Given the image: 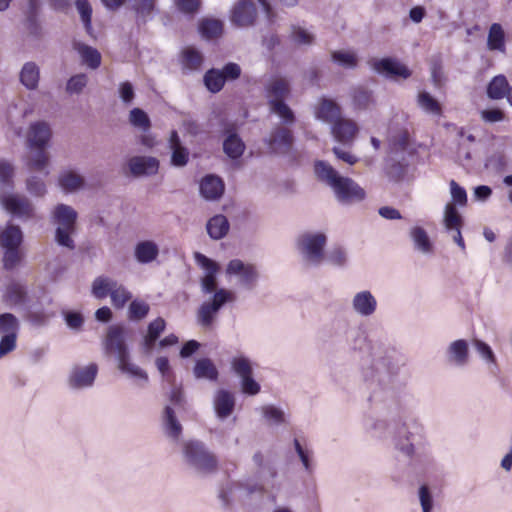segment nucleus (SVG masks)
Listing matches in <instances>:
<instances>
[{"label":"nucleus","instance_id":"obj_35","mask_svg":"<svg viewBox=\"0 0 512 512\" xmlns=\"http://www.w3.org/2000/svg\"><path fill=\"white\" fill-rule=\"evenodd\" d=\"M487 47L490 51L505 53L506 40L505 32L499 23H493L488 31Z\"/></svg>","mask_w":512,"mask_h":512},{"label":"nucleus","instance_id":"obj_3","mask_svg":"<svg viewBox=\"0 0 512 512\" xmlns=\"http://www.w3.org/2000/svg\"><path fill=\"white\" fill-rule=\"evenodd\" d=\"M371 377L380 384L386 383L396 375L401 366L399 352L389 343L375 341L370 348Z\"/></svg>","mask_w":512,"mask_h":512},{"label":"nucleus","instance_id":"obj_33","mask_svg":"<svg viewBox=\"0 0 512 512\" xmlns=\"http://www.w3.org/2000/svg\"><path fill=\"white\" fill-rule=\"evenodd\" d=\"M229 229L230 223L226 216L222 214L211 217L206 224L207 233L213 240L224 238L228 234Z\"/></svg>","mask_w":512,"mask_h":512},{"label":"nucleus","instance_id":"obj_22","mask_svg":"<svg viewBox=\"0 0 512 512\" xmlns=\"http://www.w3.org/2000/svg\"><path fill=\"white\" fill-rule=\"evenodd\" d=\"M314 116L317 120L332 125L341 117V108L334 100L322 96L314 107Z\"/></svg>","mask_w":512,"mask_h":512},{"label":"nucleus","instance_id":"obj_17","mask_svg":"<svg viewBox=\"0 0 512 512\" xmlns=\"http://www.w3.org/2000/svg\"><path fill=\"white\" fill-rule=\"evenodd\" d=\"M351 308L360 317H370L377 310V300L369 290L356 292L351 299Z\"/></svg>","mask_w":512,"mask_h":512},{"label":"nucleus","instance_id":"obj_24","mask_svg":"<svg viewBox=\"0 0 512 512\" xmlns=\"http://www.w3.org/2000/svg\"><path fill=\"white\" fill-rule=\"evenodd\" d=\"M447 362L458 368L465 367L469 361V345L464 339H458L449 344L446 350Z\"/></svg>","mask_w":512,"mask_h":512},{"label":"nucleus","instance_id":"obj_4","mask_svg":"<svg viewBox=\"0 0 512 512\" xmlns=\"http://www.w3.org/2000/svg\"><path fill=\"white\" fill-rule=\"evenodd\" d=\"M185 464L200 475L213 473L217 469L216 456L199 440H188L182 444Z\"/></svg>","mask_w":512,"mask_h":512},{"label":"nucleus","instance_id":"obj_15","mask_svg":"<svg viewBox=\"0 0 512 512\" xmlns=\"http://www.w3.org/2000/svg\"><path fill=\"white\" fill-rule=\"evenodd\" d=\"M2 206L15 217L30 219L34 214V207L25 196L9 194L1 196Z\"/></svg>","mask_w":512,"mask_h":512},{"label":"nucleus","instance_id":"obj_53","mask_svg":"<svg viewBox=\"0 0 512 512\" xmlns=\"http://www.w3.org/2000/svg\"><path fill=\"white\" fill-rule=\"evenodd\" d=\"M270 111L278 115L283 123L293 124L295 122V115L292 109L285 103V101L275 102L269 105Z\"/></svg>","mask_w":512,"mask_h":512},{"label":"nucleus","instance_id":"obj_26","mask_svg":"<svg viewBox=\"0 0 512 512\" xmlns=\"http://www.w3.org/2000/svg\"><path fill=\"white\" fill-rule=\"evenodd\" d=\"M2 301L9 308L23 307L27 304L28 294L26 286L20 282H10L3 293Z\"/></svg>","mask_w":512,"mask_h":512},{"label":"nucleus","instance_id":"obj_32","mask_svg":"<svg viewBox=\"0 0 512 512\" xmlns=\"http://www.w3.org/2000/svg\"><path fill=\"white\" fill-rule=\"evenodd\" d=\"M58 184L66 193H73L85 186V178L74 170H64L59 174Z\"/></svg>","mask_w":512,"mask_h":512},{"label":"nucleus","instance_id":"obj_48","mask_svg":"<svg viewBox=\"0 0 512 512\" xmlns=\"http://www.w3.org/2000/svg\"><path fill=\"white\" fill-rule=\"evenodd\" d=\"M130 124L141 132H148L151 121L148 114L141 108H133L129 113Z\"/></svg>","mask_w":512,"mask_h":512},{"label":"nucleus","instance_id":"obj_29","mask_svg":"<svg viewBox=\"0 0 512 512\" xmlns=\"http://www.w3.org/2000/svg\"><path fill=\"white\" fill-rule=\"evenodd\" d=\"M277 475V467L272 460H270L260 468L256 469V476L260 481V484L255 491L265 493L268 492L270 489H273L275 487V479Z\"/></svg>","mask_w":512,"mask_h":512},{"label":"nucleus","instance_id":"obj_14","mask_svg":"<svg viewBox=\"0 0 512 512\" xmlns=\"http://www.w3.org/2000/svg\"><path fill=\"white\" fill-rule=\"evenodd\" d=\"M293 141L294 137L291 130L282 126L273 128L269 136L264 139L269 150L274 154L280 155H285L290 152Z\"/></svg>","mask_w":512,"mask_h":512},{"label":"nucleus","instance_id":"obj_52","mask_svg":"<svg viewBox=\"0 0 512 512\" xmlns=\"http://www.w3.org/2000/svg\"><path fill=\"white\" fill-rule=\"evenodd\" d=\"M364 425L373 437L383 438L387 435L388 423L384 419L367 418Z\"/></svg>","mask_w":512,"mask_h":512},{"label":"nucleus","instance_id":"obj_31","mask_svg":"<svg viewBox=\"0 0 512 512\" xmlns=\"http://www.w3.org/2000/svg\"><path fill=\"white\" fill-rule=\"evenodd\" d=\"M159 246L152 240H143L136 244L134 249L135 259L141 264H148L157 259Z\"/></svg>","mask_w":512,"mask_h":512},{"label":"nucleus","instance_id":"obj_1","mask_svg":"<svg viewBox=\"0 0 512 512\" xmlns=\"http://www.w3.org/2000/svg\"><path fill=\"white\" fill-rule=\"evenodd\" d=\"M104 353L113 357L117 368L130 378L137 379L143 384L148 382V374L130 358L129 347L126 342V331L123 326L112 325L107 329L103 340Z\"/></svg>","mask_w":512,"mask_h":512},{"label":"nucleus","instance_id":"obj_11","mask_svg":"<svg viewBox=\"0 0 512 512\" xmlns=\"http://www.w3.org/2000/svg\"><path fill=\"white\" fill-rule=\"evenodd\" d=\"M226 274L238 278V284L245 290H253L259 279L257 267L240 259H232L226 266Z\"/></svg>","mask_w":512,"mask_h":512},{"label":"nucleus","instance_id":"obj_51","mask_svg":"<svg viewBox=\"0 0 512 512\" xmlns=\"http://www.w3.org/2000/svg\"><path fill=\"white\" fill-rule=\"evenodd\" d=\"M150 311V306L143 300L134 299L128 307V318L132 321L144 319Z\"/></svg>","mask_w":512,"mask_h":512},{"label":"nucleus","instance_id":"obj_57","mask_svg":"<svg viewBox=\"0 0 512 512\" xmlns=\"http://www.w3.org/2000/svg\"><path fill=\"white\" fill-rule=\"evenodd\" d=\"M88 83V77L84 73L72 76L66 84V92L68 94H80Z\"/></svg>","mask_w":512,"mask_h":512},{"label":"nucleus","instance_id":"obj_6","mask_svg":"<svg viewBox=\"0 0 512 512\" xmlns=\"http://www.w3.org/2000/svg\"><path fill=\"white\" fill-rule=\"evenodd\" d=\"M77 217V211L73 207L62 203L55 206L51 218L57 226L55 241L59 246L70 250L75 248L71 235L75 232Z\"/></svg>","mask_w":512,"mask_h":512},{"label":"nucleus","instance_id":"obj_21","mask_svg":"<svg viewBox=\"0 0 512 512\" xmlns=\"http://www.w3.org/2000/svg\"><path fill=\"white\" fill-rule=\"evenodd\" d=\"M264 91L268 105L285 101L290 95V83L284 77H273L265 84Z\"/></svg>","mask_w":512,"mask_h":512},{"label":"nucleus","instance_id":"obj_54","mask_svg":"<svg viewBox=\"0 0 512 512\" xmlns=\"http://www.w3.org/2000/svg\"><path fill=\"white\" fill-rule=\"evenodd\" d=\"M331 56L335 63L344 68L352 69L357 66V56L353 52L344 50L333 51Z\"/></svg>","mask_w":512,"mask_h":512},{"label":"nucleus","instance_id":"obj_44","mask_svg":"<svg viewBox=\"0 0 512 512\" xmlns=\"http://www.w3.org/2000/svg\"><path fill=\"white\" fill-rule=\"evenodd\" d=\"M508 81L505 76H495L488 84L487 95L491 99H502L507 97L509 91Z\"/></svg>","mask_w":512,"mask_h":512},{"label":"nucleus","instance_id":"obj_55","mask_svg":"<svg viewBox=\"0 0 512 512\" xmlns=\"http://www.w3.org/2000/svg\"><path fill=\"white\" fill-rule=\"evenodd\" d=\"M18 330L19 321L15 315L8 312L0 314V333L4 335L8 333L17 334Z\"/></svg>","mask_w":512,"mask_h":512},{"label":"nucleus","instance_id":"obj_25","mask_svg":"<svg viewBox=\"0 0 512 512\" xmlns=\"http://www.w3.org/2000/svg\"><path fill=\"white\" fill-rule=\"evenodd\" d=\"M201 196L208 201L219 200L225 191L223 180L214 174L202 178L199 186Z\"/></svg>","mask_w":512,"mask_h":512},{"label":"nucleus","instance_id":"obj_38","mask_svg":"<svg viewBox=\"0 0 512 512\" xmlns=\"http://www.w3.org/2000/svg\"><path fill=\"white\" fill-rule=\"evenodd\" d=\"M193 373L197 379H208L216 381L218 378V370L211 359L202 358L196 361Z\"/></svg>","mask_w":512,"mask_h":512},{"label":"nucleus","instance_id":"obj_63","mask_svg":"<svg viewBox=\"0 0 512 512\" xmlns=\"http://www.w3.org/2000/svg\"><path fill=\"white\" fill-rule=\"evenodd\" d=\"M14 175L13 165L3 159H0V184L3 187H12V178Z\"/></svg>","mask_w":512,"mask_h":512},{"label":"nucleus","instance_id":"obj_36","mask_svg":"<svg viewBox=\"0 0 512 512\" xmlns=\"http://www.w3.org/2000/svg\"><path fill=\"white\" fill-rule=\"evenodd\" d=\"M411 437L412 433L403 426L398 429L394 438L395 449L407 458H411L415 451Z\"/></svg>","mask_w":512,"mask_h":512},{"label":"nucleus","instance_id":"obj_45","mask_svg":"<svg viewBox=\"0 0 512 512\" xmlns=\"http://www.w3.org/2000/svg\"><path fill=\"white\" fill-rule=\"evenodd\" d=\"M443 222L447 231L461 229L463 225V218L454 204L445 205Z\"/></svg>","mask_w":512,"mask_h":512},{"label":"nucleus","instance_id":"obj_56","mask_svg":"<svg viewBox=\"0 0 512 512\" xmlns=\"http://www.w3.org/2000/svg\"><path fill=\"white\" fill-rule=\"evenodd\" d=\"M134 9L137 17L146 22L155 9V0H134Z\"/></svg>","mask_w":512,"mask_h":512},{"label":"nucleus","instance_id":"obj_64","mask_svg":"<svg viewBox=\"0 0 512 512\" xmlns=\"http://www.w3.org/2000/svg\"><path fill=\"white\" fill-rule=\"evenodd\" d=\"M353 102L356 107L365 109L369 106L372 100V94L369 90L359 87L353 91Z\"/></svg>","mask_w":512,"mask_h":512},{"label":"nucleus","instance_id":"obj_46","mask_svg":"<svg viewBox=\"0 0 512 512\" xmlns=\"http://www.w3.org/2000/svg\"><path fill=\"white\" fill-rule=\"evenodd\" d=\"M418 106L426 113L440 115L442 108L440 103L426 91L419 92L417 97Z\"/></svg>","mask_w":512,"mask_h":512},{"label":"nucleus","instance_id":"obj_16","mask_svg":"<svg viewBox=\"0 0 512 512\" xmlns=\"http://www.w3.org/2000/svg\"><path fill=\"white\" fill-rule=\"evenodd\" d=\"M52 137L50 124L39 120L32 122L27 133V144L29 148H46Z\"/></svg>","mask_w":512,"mask_h":512},{"label":"nucleus","instance_id":"obj_10","mask_svg":"<svg viewBox=\"0 0 512 512\" xmlns=\"http://www.w3.org/2000/svg\"><path fill=\"white\" fill-rule=\"evenodd\" d=\"M231 369L240 378L241 391L250 396L257 395L260 384L253 378L252 361L244 355H237L231 359Z\"/></svg>","mask_w":512,"mask_h":512},{"label":"nucleus","instance_id":"obj_19","mask_svg":"<svg viewBox=\"0 0 512 512\" xmlns=\"http://www.w3.org/2000/svg\"><path fill=\"white\" fill-rule=\"evenodd\" d=\"M161 428L163 434L173 443H178L182 435L183 427L178 420L174 409L166 405L161 415Z\"/></svg>","mask_w":512,"mask_h":512},{"label":"nucleus","instance_id":"obj_61","mask_svg":"<svg viewBox=\"0 0 512 512\" xmlns=\"http://www.w3.org/2000/svg\"><path fill=\"white\" fill-rule=\"evenodd\" d=\"M194 259L197 265H199L205 271V275L217 274L219 271L218 263L200 252L194 253Z\"/></svg>","mask_w":512,"mask_h":512},{"label":"nucleus","instance_id":"obj_42","mask_svg":"<svg viewBox=\"0 0 512 512\" xmlns=\"http://www.w3.org/2000/svg\"><path fill=\"white\" fill-rule=\"evenodd\" d=\"M181 63L183 70L196 71L203 63V55L194 47H187L182 51Z\"/></svg>","mask_w":512,"mask_h":512},{"label":"nucleus","instance_id":"obj_34","mask_svg":"<svg viewBox=\"0 0 512 512\" xmlns=\"http://www.w3.org/2000/svg\"><path fill=\"white\" fill-rule=\"evenodd\" d=\"M21 84L28 90H35L40 79L39 67L34 62H26L19 75Z\"/></svg>","mask_w":512,"mask_h":512},{"label":"nucleus","instance_id":"obj_49","mask_svg":"<svg viewBox=\"0 0 512 512\" xmlns=\"http://www.w3.org/2000/svg\"><path fill=\"white\" fill-rule=\"evenodd\" d=\"M109 296L112 305L117 309H121L131 300L132 293L125 286L116 282Z\"/></svg>","mask_w":512,"mask_h":512},{"label":"nucleus","instance_id":"obj_23","mask_svg":"<svg viewBox=\"0 0 512 512\" xmlns=\"http://www.w3.org/2000/svg\"><path fill=\"white\" fill-rule=\"evenodd\" d=\"M128 167L132 175H155L159 169V161L152 156H133L128 161Z\"/></svg>","mask_w":512,"mask_h":512},{"label":"nucleus","instance_id":"obj_39","mask_svg":"<svg viewBox=\"0 0 512 512\" xmlns=\"http://www.w3.org/2000/svg\"><path fill=\"white\" fill-rule=\"evenodd\" d=\"M34 149L35 152H33L27 159V166L30 170L41 172L47 176L49 174V155L45 152V148Z\"/></svg>","mask_w":512,"mask_h":512},{"label":"nucleus","instance_id":"obj_58","mask_svg":"<svg viewBox=\"0 0 512 512\" xmlns=\"http://www.w3.org/2000/svg\"><path fill=\"white\" fill-rule=\"evenodd\" d=\"M452 202L456 206L464 207L467 204L466 190L460 186L455 180L449 183Z\"/></svg>","mask_w":512,"mask_h":512},{"label":"nucleus","instance_id":"obj_12","mask_svg":"<svg viewBox=\"0 0 512 512\" xmlns=\"http://www.w3.org/2000/svg\"><path fill=\"white\" fill-rule=\"evenodd\" d=\"M370 68L379 75L390 79H408L411 76L410 69L393 57L374 58L369 62Z\"/></svg>","mask_w":512,"mask_h":512},{"label":"nucleus","instance_id":"obj_8","mask_svg":"<svg viewBox=\"0 0 512 512\" xmlns=\"http://www.w3.org/2000/svg\"><path fill=\"white\" fill-rule=\"evenodd\" d=\"M235 299L236 295L233 291L219 288L210 300L204 301L197 309V324L203 329L212 328L222 307L227 303L234 302Z\"/></svg>","mask_w":512,"mask_h":512},{"label":"nucleus","instance_id":"obj_13","mask_svg":"<svg viewBox=\"0 0 512 512\" xmlns=\"http://www.w3.org/2000/svg\"><path fill=\"white\" fill-rule=\"evenodd\" d=\"M97 374L98 365L96 363L74 365L68 375V386L73 390L89 389L94 385Z\"/></svg>","mask_w":512,"mask_h":512},{"label":"nucleus","instance_id":"obj_62","mask_svg":"<svg viewBox=\"0 0 512 512\" xmlns=\"http://www.w3.org/2000/svg\"><path fill=\"white\" fill-rule=\"evenodd\" d=\"M76 8L80 14L81 20L85 26L87 32L91 29V16H92V8L87 0H76L75 1Z\"/></svg>","mask_w":512,"mask_h":512},{"label":"nucleus","instance_id":"obj_20","mask_svg":"<svg viewBox=\"0 0 512 512\" xmlns=\"http://www.w3.org/2000/svg\"><path fill=\"white\" fill-rule=\"evenodd\" d=\"M257 9L251 0H239L233 7L231 20L239 27H247L254 23Z\"/></svg>","mask_w":512,"mask_h":512},{"label":"nucleus","instance_id":"obj_7","mask_svg":"<svg viewBox=\"0 0 512 512\" xmlns=\"http://www.w3.org/2000/svg\"><path fill=\"white\" fill-rule=\"evenodd\" d=\"M23 243V232L21 228L14 224H8L0 232V247L3 253V268L11 271L16 268L23 259L21 245Z\"/></svg>","mask_w":512,"mask_h":512},{"label":"nucleus","instance_id":"obj_59","mask_svg":"<svg viewBox=\"0 0 512 512\" xmlns=\"http://www.w3.org/2000/svg\"><path fill=\"white\" fill-rule=\"evenodd\" d=\"M174 5L185 15H195L201 8L202 0H174Z\"/></svg>","mask_w":512,"mask_h":512},{"label":"nucleus","instance_id":"obj_5","mask_svg":"<svg viewBox=\"0 0 512 512\" xmlns=\"http://www.w3.org/2000/svg\"><path fill=\"white\" fill-rule=\"evenodd\" d=\"M327 236L323 232L307 231L298 236L296 248L302 262L308 267H319L324 259Z\"/></svg>","mask_w":512,"mask_h":512},{"label":"nucleus","instance_id":"obj_41","mask_svg":"<svg viewBox=\"0 0 512 512\" xmlns=\"http://www.w3.org/2000/svg\"><path fill=\"white\" fill-rule=\"evenodd\" d=\"M211 437L221 446L231 448L239 445V436L232 429L216 428L210 430Z\"/></svg>","mask_w":512,"mask_h":512},{"label":"nucleus","instance_id":"obj_50","mask_svg":"<svg viewBox=\"0 0 512 512\" xmlns=\"http://www.w3.org/2000/svg\"><path fill=\"white\" fill-rule=\"evenodd\" d=\"M263 418L271 425L285 423V412L274 405H264L260 408Z\"/></svg>","mask_w":512,"mask_h":512},{"label":"nucleus","instance_id":"obj_28","mask_svg":"<svg viewBox=\"0 0 512 512\" xmlns=\"http://www.w3.org/2000/svg\"><path fill=\"white\" fill-rule=\"evenodd\" d=\"M331 132L337 141L347 143L355 137L358 127L354 121L340 117L331 125Z\"/></svg>","mask_w":512,"mask_h":512},{"label":"nucleus","instance_id":"obj_43","mask_svg":"<svg viewBox=\"0 0 512 512\" xmlns=\"http://www.w3.org/2000/svg\"><path fill=\"white\" fill-rule=\"evenodd\" d=\"M199 32L206 39L219 37L223 32V22L215 18H204L199 23Z\"/></svg>","mask_w":512,"mask_h":512},{"label":"nucleus","instance_id":"obj_47","mask_svg":"<svg viewBox=\"0 0 512 512\" xmlns=\"http://www.w3.org/2000/svg\"><path fill=\"white\" fill-rule=\"evenodd\" d=\"M116 280L109 277H97L92 283V293L97 299H103L110 295Z\"/></svg>","mask_w":512,"mask_h":512},{"label":"nucleus","instance_id":"obj_18","mask_svg":"<svg viewBox=\"0 0 512 512\" xmlns=\"http://www.w3.org/2000/svg\"><path fill=\"white\" fill-rule=\"evenodd\" d=\"M236 405L234 394L227 389H218L213 396V408L219 420H225L232 415Z\"/></svg>","mask_w":512,"mask_h":512},{"label":"nucleus","instance_id":"obj_27","mask_svg":"<svg viewBox=\"0 0 512 512\" xmlns=\"http://www.w3.org/2000/svg\"><path fill=\"white\" fill-rule=\"evenodd\" d=\"M409 238L412 241L415 251L430 255L434 251V244L430 239L427 231L421 226H413L409 230Z\"/></svg>","mask_w":512,"mask_h":512},{"label":"nucleus","instance_id":"obj_37","mask_svg":"<svg viewBox=\"0 0 512 512\" xmlns=\"http://www.w3.org/2000/svg\"><path fill=\"white\" fill-rule=\"evenodd\" d=\"M75 49L79 53L83 64L90 69H97L101 64V54L99 51L89 45L76 43Z\"/></svg>","mask_w":512,"mask_h":512},{"label":"nucleus","instance_id":"obj_2","mask_svg":"<svg viewBox=\"0 0 512 512\" xmlns=\"http://www.w3.org/2000/svg\"><path fill=\"white\" fill-rule=\"evenodd\" d=\"M314 172L320 182L331 188L339 203L350 205L365 199V190L353 179L341 176L328 162L316 161Z\"/></svg>","mask_w":512,"mask_h":512},{"label":"nucleus","instance_id":"obj_60","mask_svg":"<svg viewBox=\"0 0 512 512\" xmlns=\"http://www.w3.org/2000/svg\"><path fill=\"white\" fill-rule=\"evenodd\" d=\"M194 259L197 265H199L205 271V275L217 274L219 271L218 263L200 252L194 253Z\"/></svg>","mask_w":512,"mask_h":512},{"label":"nucleus","instance_id":"obj_40","mask_svg":"<svg viewBox=\"0 0 512 512\" xmlns=\"http://www.w3.org/2000/svg\"><path fill=\"white\" fill-rule=\"evenodd\" d=\"M223 150L231 159L240 158L245 150V144L236 133H230L223 142Z\"/></svg>","mask_w":512,"mask_h":512},{"label":"nucleus","instance_id":"obj_30","mask_svg":"<svg viewBox=\"0 0 512 512\" xmlns=\"http://www.w3.org/2000/svg\"><path fill=\"white\" fill-rule=\"evenodd\" d=\"M169 147L172 151L171 164L175 167H184L189 160V151L182 145L180 137L175 130L170 133Z\"/></svg>","mask_w":512,"mask_h":512},{"label":"nucleus","instance_id":"obj_9","mask_svg":"<svg viewBox=\"0 0 512 512\" xmlns=\"http://www.w3.org/2000/svg\"><path fill=\"white\" fill-rule=\"evenodd\" d=\"M241 71V67L237 63L229 62L222 69L207 70L203 82L209 92L216 94L223 89L225 82L238 79L241 76Z\"/></svg>","mask_w":512,"mask_h":512}]
</instances>
